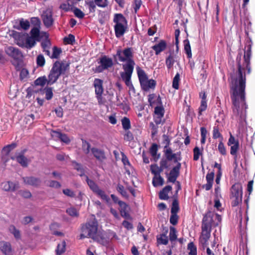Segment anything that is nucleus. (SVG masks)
I'll return each instance as SVG.
<instances>
[{
  "label": "nucleus",
  "mask_w": 255,
  "mask_h": 255,
  "mask_svg": "<svg viewBox=\"0 0 255 255\" xmlns=\"http://www.w3.org/2000/svg\"><path fill=\"white\" fill-rule=\"evenodd\" d=\"M168 230H166L165 232L156 236L157 243L158 244L167 245L168 243V238L167 236Z\"/></svg>",
  "instance_id": "26"
},
{
  "label": "nucleus",
  "mask_w": 255,
  "mask_h": 255,
  "mask_svg": "<svg viewBox=\"0 0 255 255\" xmlns=\"http://www.w3.org/2000/svg\"><path fill=\"white\" fill-rule=\"evenodd\" d=\"M239 149V141L237 140L236 143L231 146L230 154L234 156V159L237 160V151Z\"/></svg>",
  "instance_id": "44"
},
{
  "label": "nucleus",
  "mask_w": 255,
  "mask_h": 255,
  "mask_svg": "<svg viewBox=\"0 0 255 255\" xmlns=\"http://www.w3.org/2000/svg\"><path fill=\"white\" fill-rule=\"evenodd\" d=\"M117 190L119 192L123 197L128 198V195L127 191L125 190L123 185L118 184L117 187Z\"/></svg>",
  "instance_id": "60"
},
{
  "label": "nucleus",
  "mask_w": 255,
  "mask_h": 255,
  "mask_svg": "<svg viewBox=\"0 0 255 255\" xmlns=\"http://www.w3.org/2000/svg\"><path fill=\"white\" fill-rule=\"evenodd\" d=\"M69 64L62 61H55L48 76V85H51L56 82L60 76L64 75L68 70Z\"/></svg>",
  "instance_id": "3"
},
{
  "label": "nucleus",
  "mask_w": 255,
  "mask_h": 255,
  "mask_svg": "<svg viewBox=\"0 0 255 255\" xmlns=\"http://www.w3.org/2000/svg\"><path fill=\"white\" fill-rule=\"evenodd\" d=\"M181 167V164L180 162H177L176 165L173 167L170 170L168 177V181L172 183H175L176 181L177 177L180 174V169Z\"/></svg>",
  "instance_id": "12"
},
{
  "label": "nucleus",
  "mask_w": 255,
  "mask_h": 255,
  "mask_svg": "<svg viewBox=\"0 0 255 255\" xmlns=\"http://www.w3.org/2000/svg\"><path fill=\"white\" fill-rule=\"evenodd\" d=\"M119 206L120 207V212L121 216L126 219H130L131 217L128 213L129 207L128 205L124 202H120Z\"/></svg>",
  "instance_id": "18"
},
{
  "label": "nucleus",
  "mask_w": 255,
  "mask_h": 255,
  "mask_svg": "<svg viewBox=\"0 0 255 255\" xmlns=\"http://www.w3.org/2000/svg\"><path fill=\"white\" fill-rule=\"evenodd\" d=\"M218 149L222 155L225 156L227 154L226 148L222 140H221L218 144Z\"/></svg>",
  "instance_id": "59"
},
{
  "label": "nucleus",
  "mask_w": 255,
  "mask_h": 255,
  "mask_svg": "<svg viewBox=\"0 0 255 255\" xmlns=\"http://www.w3.org/2000/svg\"><path fill=\"white\" fill-rule=\"evenodd\" d=\"M130 50V52H131V55H132V57H131V60H133V52H132V48L131 47H128V48H125L124 50H122L121 49H119L117 50V53H116V54L114 56V58L115 59V60H118L120 61V58H119V56L118 55V53H119V52L121 53V56L125 58V55L124 54V52L125 51V50Z\"/></svg>",
  "instance_id": "37"
},
{
  "label": "nucleus",
  "mask_w": 255,
  "mask_h": 255,
  "mask_svg": "<svg viewBox=\"0 0 255 255\" xmlns=\"http://www.w3.org/2000/svg\"><path fill=\"white\" fill-rule=\"evenodd\" d=\"M179 210L178 200L177 198H175L172 203L171 214H177Z\"/></svg>",
  "instance_id": "42"
},
{
  "label": "nucleus",
  "mask_w": 255,
  "mask_h": 255,
  "mask_svg": "<svg viewBox=\"0 0 255 255\" xmlns=\"http://www.w3.org/2000/svg\"><path fill=\"white\" fill-rule=\"evenodd\" d=\"M16 144L15 143H12L10 144H8L4 146L2 148V151L5 152V155H8L10 152L16 147Z\"/></svg>",
  "instance_id": "54"
},
{
  "label": "nucleus",
  "mask_w": 255,
  "mask_h": 255,
  "mask_svg": "<svg viewBox=\"0 0 255 255\" xmlns=\"http://www.w3.org/2000/svg\"><path fill=\"white\" fill-rule=\"evenodd\" d=\"M202 232L199 238V242L202 245L203 248L207 247L208 240L211 237V228L201 227Z\"/></svg>",
  "instance_id": "9"
},
{
  "label": "nucleus",
  "mask_w": 255,
  "mask_h": 255,
  "mask_svg": "<svg viewBox=\"0 0 255 255\" xmlns=\"http://www.w3.org/2000/svg\"><path fill=\"white\" fill-rule=\"evenodd\" d=\"M22 179L25 184L35 187H39L41 183V180L39 178L32 176L23 177Z\"/></svg>",
  "instance_id": "13"
},
{
  "label": "nucleus",
  "mask_w": 255,
  "mask_h": 255,
  "mask_svg": "<svg viewBox=\"0 0 255 255\" xmlns=\"http://www.w3.org/2000/svg\"><path fill=\"white\" fill-rule=\"evenodd\" d=\"M151 172L154 175H159L163 171L161 166H158L157 164H152L150 166Z\"/></svg>",
  "instance_id": "39"
},
{
  "label": "nucleus",
  "mask_w": 255,
  "mask_h": 255,
  "mask_svg": "<svg viewBox=\"0 0 255 255\" xmlns=\"http://www.w3.org/2000/svg\"><path fill=\"white\" fill-rule=\"evenodd\" d=\"M148 102L151 107H153L155 105L156 106L162 105L161 98L160 96L156 97L154 94H151L148 96Z\"/></svg>",
  "instance_id": "20"
},
{
  "label": "nucleus",
  "mask_w": 255,
  "mask_h": 255,
  "mask_svg": "<svg viewBox=\"0 0 255 255\" xmlns=\"http://www.w3.org/2000/svg\"><path fill=\"white\" fill-rule=\"evenodd\" d=\"M26 150V149H24L16 155L11 156L10 158L13 160H16L21 166L26 167L28 166L29 160L24 155Z\"/></svg>",
  "instance_id": "11"
},
{
  "label": "nucleus",
  "mask_w": 255,
  "mask_h": 255,
  "mask_svg": "<svg viewBox=\"0 0 255 255\" xmlns=\"http://www.w3.org/2000/svg\"><path fill=\"white\" fill-rule=\"evenodd\" d=\"M252 41L249 38L246 42L244 60H242V53L238 54L236 58L237 70L230 77L231 99L233 106L232 119L240 125H243L246 120V74H250L252 71L251 58Z\"/></svg>",
  "instance_id": "1"
},
{
  "label": "nucleus",
  "mask_w": 255,
  "mask_h": 255,
  "mask_svg": "<svg viewBox=\"0 0 255 255\" xmlns=\"http://www.w3.org/2000/svg\"><path fill=\"white\" fill-rule=\"evenodd\" d=\"M98 63L100 65L97 66L95 69V72L98 73L112 67L113 65L112 59L106 55L103 56L100 58Z\"/></svg>",
  "instance_id": "8"
},
{
  "label": "nucleus",
  "mask_w": 255,
  "mask_h": 255,
  "mask_svg": "<svg viewBox=\"0 0 255 255\" xmlns=\"http://www.w3.org/2000/svg\"><path fill=\"white\" fill-rule=\"evenodd\" d=\"M0 250L5 255H10L12 251L11 244L5 241L0 242Z\"/></svg>",
  "instance_id": "23"
},
{
  "label": "nucleus",
  "mask_w": 255,
  "mask_h": 255,
  "mask_svg": "<svg viewBox=\"0 0 255 255\" xmlns=\"http://www.w3.org/2000/svg\"><path fill=\"white\" fill-rule=\"evenodd\" d=\"M63 41L67 44L73 45L75 41V36L74 35L70 34L68 36L64 38Z\"/></svg>",
  "instance_id": "56"
},
{
  "label": "nucleus",
  "mask_w": 255,
  "mask_h": 255,
  "mask_svg": "<svg viewBox=\"0 0 255 255\" xmlns=\"http://www.w3.org/2000/svg\"><path fill=\"white\" fill-rule=\"evenodd\" d=\"M215 173L214 171H213L210 173H208L206 176V179L207 180V183L204 184L202 186L203 188H205L206 190H210L213 186Z\"/></svg>",
  "instance_id": "22"
},
{
  "label": "nucleus",
  "mask_w": 255,
  "mask_h": 255,
  "mask_svg": "<svg viewBox=\"0 0 255 255\" xmlns=\"http://www.w3.org/2000/svg\"><path fill=\"white\" fill-rule=\"evenodd\" d=\"M98 224L94 215L88 219L86 223L81 225V239L91 238L98 231Z\"/></svg>",
  "instance_id": "4"
},
{
  "label": "nucleus",
  "mask_w": 255,
  "mask_h": 255,
  "mask_svg": "<svg viewBox=\"0 0 255 255\" xmlns=\"http://www.w3.org/2000/svg\"><path fill=\"white\" fill-rule=\"evenodd\" d=\"M66 213L73 217H78L79 215V212L74 207H70L66 210Z\"/></svg>",
  "instance_id": "53"
},
{
  "label": "nucleus",
  "mask_w": 255,
  "mask_h": 255,
  "mask_svg": "<svg viewBox=\"0 0 255 255\" xmlns=\"http://www.w3.org/2000/svg\"><path fill=\"white\" fill-rule=\"evenodd\" d=\"M243 197L230 196L231 206L235 207L242 204Z\"/></svg>",
  "instance_id": "38"
},
{
  "label": "nucleus",
  "mask_w": 255,
  "mask_h": 255,
  "mask_svg": "<svg viewBox=\"0 0 255 255\" xmlns=\"http://www.w3.org/2000/svg\"><path fill=\"white\" fill-rule=\"evenodd\" d=\"M91 238L103 245H105L108 243V241L105 237L104 235L100 232H97Z\"/></svg>",
  "instance_id": "27"
},
{
  "label": "nucleus",
  "mask_w": 255,
  "mask_h": 255,
  "mask_svg": "<svg viewBox=\"0 0 255 255\" xmlns=\"http://www.w3.org/2000/svg\"><path fill=\"white\" fill-rule=\"evenodd\" d=\"M48 84V78L45 76L40 77L34 81V84L36 86H44L45 84Z\"/></svg>",
  "instance_id": "49"
},
{
  "label": "nucleus",
  "mask_w": 255,
  "mask_h": 255,
  "mask_svg": "<svg viewBox=\"0 0 255 255\" xmlns=\"http://www.w3.org/2000/svg\"><path fill=\"white\" fill-rule=\"evenodd\" d=\"M36 64L38 67H43L45 64V60L42 54L38 55L36 57Z\"/></svg>",
  "instance_id": "57"
},
{
  "label": "nucleus",
  "mask_w": 255,
  "mask_h": 255,
  "mask_svg": "<svg viewBox=\"0 0 255 255\" xmlns=\"http://www.w3.org/2000/svg\"><path fill=\"white\" fill-rule=\"evenodd\" d=\"M213 213L211 211H208L203 217L201 227L207 228H212V223L213 222Z\"/></svg>",
  "instance_id": "16"
},
{
  "label": "nucleus",
  "mask_w": 255,
  "mask_h": 255,
  "mask_svg": "<svg viewBox=\"0 0 255 255\" xmlns=\"http://www.w3.org/2000/svg\"><path fill=\"white\" fill-rule=\"evenodd\" d=\"M81 140L82 150L86 154H88L90 151L91 145L89 142L83 138H82Z\"/></svg>",
  "instance_id": "47"
},
{
  "label": "nucleus",
  "mask_w": 255,
  "mask_h": 255,
  "mask_svg": "<svg viewBox=\"0 0 255 255\" xmlns=\"http://www.w3.org/2000/svg\"><path fill=\"white\" fill-rule=\"evenodd\" d=\"M164 113L165 110L162 105L156 106L154 108L153 119L156 125L164 123V121L162 122V118L164 117Z\"/></svg>",
  "instance_id": "10"
},
{
  "label": "nucleus",
  "mask_w": 255,
  "mask_h": 255,
  "mask_svg": "<svg viewBox=\"0 0 255 255\" xmlns=\"http://www.w3.org/2000/svg\"><path fill=\"white\" fill-rule=\"evenodd\" d=\"M207 101H201L200 105L198 108V116H202V113L207 110Z\"/></svg>",
  "instance_id": "52"
},
{
  "label": "nucleus",
  "mask_w": 255,
  "mask_h": 255,
  "mask_svg": "<svg viewBox=\"0 0 255 255\" xmlns=\"http://www.w3.org/2000/svg\"><path fill=\"white\" fill-rule=\"evenodd\" d=\"M45 91V98L47 100L51 99L53 97V94L52 88L51 87H46L44 89Z\"/></svg>",
  "instance_id": "64"
},
{
  "label": "nucleus",
  "mask_w": 255,
  "mask_h": 255,
  "mask_svg": "<svg viewBox=\"0 0 255 255\" xmlns=\"http://www.w3.org/2000/svg\"><path fill=\"white\" fill-rule=\"evenodd\" d=\"M103 81L99 78H96L94 81V87L95 89V94H103Z\"/></svg>",
  "instance_id": "24"
},
{
  "label": "nucleus",
  "mask_w": 255,
  "mask_h": 255,
  "mask_svg": "<svg viewBox=\"0 0 255 255\" xmlns=\"http://www.w3.org/2000/svg\"><path fill=\"white\" fill-rule=\"evenodd\" d=\"M124 54L125 55V58L121 56L120 52L118 53V55L119 56L120 62L127 63L123 65V68L124 72L120 73L121 77L124 81L131 79V75L133 71L134 65L135 62L133 60H131L132 55L130 51L125 50Z\"/></svg>",
  "instance_id": "2"
},
{
  "label": "nucleus",
  "mask_w": 255,
  "mask_h": 255,
  "mask_svg": "<svg viewBox=\"0 0 255 255\" xmlns=\"http://www.w3.org/2000/svg\"><path fill=\"white\" fill-rule=\"evenodd\" d=\"M180 81V75L178 73H177L174 76L172 81V87L178 90L179 89V83Z\"/></svg>",
  "instance_id": "55"
},
{
  "label": "nucleus",
  "mask_w": 255,
  "mask_h": 255,
  "mask_svg": "<svg viewBox=\"0 0 255 255\" xmlns=\"http://www.w3.org/2000/svg\"><path fill=\"white\" fill-rule=\"evenodd\" d=\"M86 180L89 188L94 193L99 188L97 184L93 180L90 179L88 176H86Z\"/></svg>",
  "instance_id": "34"
},
{
  "label": "nucleus",
  "mask_w": 255,
  "mask_h": 255,
  "mask_svg": "<svg viewBox=\"0 0 255 255\" xmlns=\"http://www.w3.org/2000/svg\"><path fill=\"white\" fill-rule=\"evenodd\" d=\"M175 62V60L173 55L172 54L166 58L165 64L168 70L170 69L173 66Z\"/></svg>",
  "instance_id": "45"
},
{
  "label": "nucleus",
  "mask_w": 255,
  "mask_h": 255,
  "mask_svg": "<svg viewBox=\"0 0 255 255\" xmlns=\"http://www.w3.org/2000/svg\"><path fill=\"white\" fill-rule=\"evenodd\" d=\"M94 193L101 199L105 201L107 203L110 200L109 197L106 194L105 192L100 188L96 191Z\"/></svg>",
  "instance_id": "33"
},
{
  "label": "nucleus",
  "mask_w": 255,
  "mask_h": 255,
  "mask_svg": "<svg viewBox=\"0 0 255 255\" xmlns=\"http://www.w3.org/2000/svg\"><path fill=\"white\" fill-rule=\"evenodd\" d=\"M95 1L99 7L105 8L109 5L108 0H95Z\"/></svg>",
  "instance_id": "62"
},
{
  "label": "nucleus",
  "mask_w": 255,
  "mask_h": 255,
  "mask_svg": "<svg viewBox=\"0 0 255 255\" xmlns=\"http://www.w3.org/2000/svg\"><path fill=\"white\" fill-rule=\"evenodd\" d=\"M40 27H33L30 32V36L36 39L37 41H40L43 36V35L40 33Z\"/></svg>",
  "instance_id": "28"
},
{
  "label": "nucleus",
  "mask_w": 255,
  "mask_h": 255,
  "mask_svg": "<svg viewBox=\"0 0 255 255\" xmlns=\"http://www.w3.org/2000/svg\"><path fill=\"white\" fill-rule=\"evenodd\" d=\"M52 54L50 56L51 59H59L60 54L62 53V49L61 48L54 46L52 48Z\"/></svg>",
  "instance_id": "43"
},
{
  "label": "nucleus",
  "mask_w": 255,
  "mask_h": 255,
  "mask_svg": "<svg viewBox=\"0 0 255 255\" xmlns=\"http://www.w3.org/2000/svg\"><path fill=\"white\" fill-rule=\"evenodd\" d=\"M167 47V43L164 40H161L158 43L151 47L154 50L156 55H159L161 52L164 51Z\"/></svg>",
  "instance_id": "19"
},
{
  "label": "nucleus",
  "mask_w": 255,
  "mask_h": 255,
  "mask_svg": "<svg viewBox=\"0 0 255 255\" xmlns=\"http://www.w3.org/2000/svg\"><path fill=\"white\" fill-rule=\"evenodd\" d=\"M86 4L88 5L90 12H95L96 11L97 4L95 2V0H90L86 2Z\"/></svg>",
  "instance_id": "58"
},
{
  "label": "nucleus",
  "mask_w": 255,
  "mask_h": 255,
  "mask_svg": "<svg viewBox=\"0 0 255 255\" xmlns=\"http://www.w3.org/2000/svg\"><path fill=\"white\" fill-rule=\"evenodd\" d=\"M36 41V39L31 36H27L25 39V44L24 46L20 44L18 45L21 47L24 46L27 49H31L35 45Z\"/></svg>",
  "instance_id": "30"
},
{
  "label": "nucleus",
  "mask_w": 255,
  "mask_h": 255,
  "mask_svg": "<svg viewBox=\"0 0 255 255\" xmlns=\"http://www.w3.org/2000/svg\"><path fill=\"white\" fill-rule=\"evenodd\" d=\"M202 153L200 151L199 148L198 146H196L193 149V160L195 161H197L199 158L200 155H202Z\"/></svg>",
  "instance_id": "61"
},
{
  "label": "nucleus",
  "mask_w": 255,
  "mask_h": 255,
  "mask_svg": "<svg viewBox=\"0 0 255 255\" xmlns=\"http://www.w3.org/2000/svg\"><path fill=\"white\" fill-rule=\"evenodd\" d=\"M169 240L172 242L175 241L177 239V231L174 227L171 226L170 227L169 231Z\"/></svg>",
  "instance_id": "50"
},
{
  "label": "nucleus",
  "mask_w": 255,
  "mask_h": 255,
  "mask_svg": "<svg viewBox=\"0 0 255 255\" xmlns=\"http://www.w3.org/2000/svg\"><path fill=\"white\" fill-rule=\"evenodd\" d=\"M230 196L243 197V187L240 183L237 182L233 184L230 190Z\"/></svg>",
  "instance_id": "14"
},
{
  "label": "nucleus",
  "mask_w": 255,
  "mask_h": 255,
  "mask_svg": "<svg viewBox=\"0 0 255 255\" xmlns=\"http://www.w3.org/2000/svg\"><path fill=\"white\" fill-rule=\"evenodd\" d=\"M121 123L125 130H128L131 128V124L129 118L126 117H124L121 120Z\"/></svg>",
  "instance_id": "40"
},
{
  "label": "nucleus",
  "mask_w": 255,
  "mask_h": 255,
  "mask_svg": "<svg viewBox=\"0 0 255 255\" xmlns=\"http://www.w3.org/2000/svg\"><path fill=\"white\" fill-rule=\"evenodd\" d=\"M14 27L17 30L23 29L27 30L30 27V22L28 20H24L23 18H21L19 20V25L14 26Z\"/></svg>",
  "instance_id": "29"
},
{
  "label": "nucleus",
  "mask_w": 255,
  "mask_h": 255,
  "mask_svg": "<svg viewBox=\"0 0 255 255\" xmlns=\"http://www.w3.org/2000/svg\"><path fill=\"white\" fill-rule=\"evenodd\" d=\"M42 20L46 27H49L52 26L53 23L52 12L50 11H45L42 15Z\"/></svg>",
  "instance_id": "17"
},
{
  "label": "nucleus",
  "mask_w": 255,
  "mask_h": 255,
  "mask_svg": "<svg viewBox=\"0 0 255 255\" xmlns=\"http://www.w3.org/2000/svg\"><path fill=\"white\" fill-rule=\"evenodd\" d=\"M165 158H167L170 161L173 160L175 163L179 162L178 161L181 160L180 157H177V155H180V152H177V153H173L172 150L170 147L167 148L166 150H164Z\"/></svg>",
  "instance_id": "15"
},
{
  "label": "nucleus",
  "mask_w": 255,
  "mask_h": 255,
  "mask_svg": "<svg viewBox=\"0 0 255 255\" xmlns=\"http://www.w3.org/2000/svg\"><path fill=\"white\" fill-rule=\"evenodd\" d=\"M172 187L167 185L164 187L159 193V198L161 200H167L169 199L168 193L172 190Z\"/></svg>",
  "instance_id": "25"
},
{
  "label": "nucleus",
  "mask_w": 255,
  "mask_h": 255,
  "mask_svg": "<svg viewBox=\"0 0 255 255\" xmlns=\"http://www.w3.org/2000/svg\"><path fill=\"white\" fill-rule=\"evenodd\" d=\"M136 71L141 89L146 92L150 89H154L156 84V81L153 79L148 80L145 71L140 67H137Z\"/></svg>",
  "instance_id": "7"
},
{
  "label": "nucleus",
  "mask_w": 255,
  "mask_h": 255,
  "mask_svg": "<svg viewBox=\"0 0 255 255\" xmlns=\"http://www.w3.org/2000/svg\"><path fill=\"white\" fill-rule=\"evenodd\" d=\"M9 231L13 235L14 238L16 239H20L21 235L20 231L17 230L14 225H10L9 227Z\"/></svg>",
  "instance_id": "46"
},
{
  "label": "nucleus",
  "mask_w": 255,
  "mask_h": 255,
  "mask_svg": "<svg viewBox=\"0 0 255 255\" xmlns=\"http://www.w3.org/2000/svg\"><path fill=\"white\" fill-rule=\"evenodd\" d=\"M169 161V160L167 159V158L165 157H162L161 158L159 164L163 170L165 169H167L169 167V165L168 164V162Z\"/></svg>",
  "instance_id": "63"
},
{
  "label": "nucleus",
  "mask_w": 255,
  "mask_h": 255,
  "mask_svg": "<svg viewBox=\"0 0 255 255\" xmlns=\"http://www.w3.org/2000/svg\"><path fill=\"white\" fill-rule=\"evenodd\" d=\"M187 250L189 251V255H197V247L193 242H191L188 244Z\"/></svg>",
  "instance_id": "48"
},
{
  "label": "nucleus",
  "mask_w": 255,
  "mask_h": 255,
  "mask_svg": "<svg viewBox=\"0 0 255 255\" xmlns=\"http://www.w3.org/2000/svg\"><path fill=\"white\" fill-rule=\"evenodd\" d=\"M183 44L185 52L187 55V58L190 59L192 57V52L189 40L188 39L184 40Z\"/></svg>",
  "instance_id": "32"
},
{
  "label": "nucleus",
  "mask_w": 255,
  "mask_h": 255,
  "mask_svg": "<svg viewBox=\"0 0 255 255\" xmlns=\"http://www.w3.org/2000/svg\"><path fill=\"white\" fill-rule=\"evenodd\" d=\"M91 150L94 156L98 160L102 162L106 158L105 152L103 150L93 147L91 149Z\"/></svg>",
  "instance_id": "21"
},
{
  "label": "nucleus",
  "mask_w": 255,
  "mask_h": 255,
  "mask_svg": "<svg viewBox=\"0 0 255 255\" xmlns=\"http://www.w3.org/2000/svg\"><path fill=\"white\" fill-rule=\"evenodd\" d=\"M2 188L5 191H14L16 188V184L11 181L2 183Z\"/></svg>",
  "instance_id": "31"
},
{
  "label": "nucleus",
  "mask_w": 255,
  "mask_h": 255,
  "mask_svg": "<svg viewBox=\"0 0 255 255\" xmlns=\"http://www.w3.org/2000/svg\"><path fill=\"white\" fill-rule=\"evenodd\" d=\"M219 138H221V140L222 141L223 137L222 134L219 131V126H215L213 127V138L217 139Z\"/></svg>",
  "instance_id": "51"
},
{
  "label": "nucleus",
  "mask_w": 255,
  "mask_h": 255,
  "mask_svg": "<svg viewBox=\"0 0 255 255\" xmlns=\"http://www.w3.org/2000/svg\"><path fill=\"white\" fill-rule=\"evenodd\" d=\"M114 22L115 35L117 38H120L124 35L127 29V20L122 13H116L114 15Z\"/></svg>",
  "instance_id": "6"
},
{
  "label": "nucleus",
  "mask_w": 255,
  "mask_h": 255,
  "mask_svg": "<svg viewBox=\"0 0 255 255\" xmlns=\"http://www.w3.org/2000/svg\"><path fill=\"white\" fill-rule=\"evenodd\" d=\"M41 34L43 35L45 37L46 39L42 41L41 43V46L43 49V50L49 49V46L51 45L50 40L48 39L49 35L46 32H42Z\"/></svg>",
  "instance_id": "36"
},
{
  "label": "nucleus",
  "mask_w": 255,
  "mask_h": 255,
  "mask_svg": "<svg viewBox=\"0 0 255 255\" xmlns=\"http://www.w3.org/2000/svg\"><path fill=\"white\" fill-rule=\"evenodd\" d=\"M5 53L12 59L11 64L14 66L16 71H20L22 68L23 63V54L18 48L11 46H7L5 48Z\"/></svg>",
  "instance_id": "5"
},
{
  "label": "nucleus",
  "mask_w": 255,
  "mask_h": 255,
  "mask_svg": "<svg viewBox=\"0 0 255 255\" xmlns=\"http://www.w3.org/2000/svg\"><path fill=\"white\" fill-rule=\"evenodd\" d=\"M164 183V179L160 174L154 175L152 179V184L154 187L162 186Z\"/></svg>",
  "instance_id": "35"
},
{
  "label": "nucleus",
  "mask_w": 255,
  "mask_h": 255,
  "mask_svg": "<svg viewBox=\"0 0 255 255\" xmlns=\"http://www.w3.org/2000/svg\"><path fill=\"white\" fill-rule=\"evenodd\" d=\"M66 242L65 241H63L61 244H59L57 245V249L56 250V253L57 255H61L63 254L66 250Z\"/></svg>",
  "instance_id": "41"
}]
</instances>
